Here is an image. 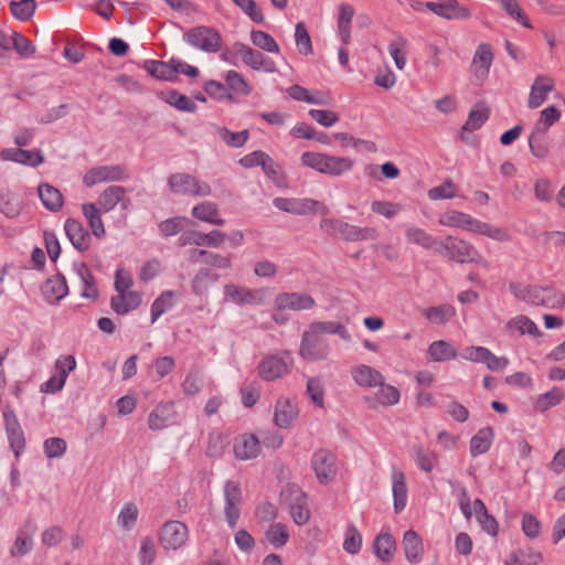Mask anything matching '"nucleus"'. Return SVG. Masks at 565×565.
Returning <instances> with one entry per match:
<instances>
[{"label": "nucleus", "instance_id": "39", "mask_svg": "<svg viewBox=\"0 0 565 565\" xmlns=\"http://www.w3.org/2000/svg\"><path fill=\"white\" fill-rule=\"evenodd\" d=\"M546 135L547 131L537 132L536 128L533 127V130L529 136L527 142L530 152L535 158L543 159L548 154L550 146Z\"/></svg>", "mask_w": 565, "mask_h": 565}, {"label": "nucleus", "instance_id": "26", "mask_svg": "<svg viewBox=\"0 0 565 565\" xmlns=\"http://www.w3.org/2000/svg\"><path fill=\"white\" fill-rule=\"evenodd\" d=\"M298 408L289 398H279L275 406L274 422L279 428H287L297 417Z\"/></svg>", "mask_w": 565, "mask_h": 565}, {"label": "nucleus", "instance_id": "19", "mask_svg": "<svg viewBox=\"0 0 565 565\" xmlns=\"http://www.w3.org/2000/svg\"><path fill=\"white\" fill-rule=\"evenodd\" d=\"M4 160H10L29 167H38L44 161L40 150H24L21 148H9L1 152Z\"/></svg>", "mask_w": 565, "mask_h": 565}, {"label": "nucleus", "instance_id": "2", "mask_svg": "<svg viewBox=\"0 0 565 565\" xmlns=\"http://www.w3.org/2000/svg\"><path fill=\"white\" fill-rule=\"evenodd\" d=\"M183 41L205 53H216L222 49L221 33L206 25H198L183 33Z\"/></svg>", "mask_w": 565, "mask_h": 565}, {"label": "nucleus", "instance_id": "43", "mask_svg": "<svg viewBox=\"0 0 565 565\" xmlns=\"http://www.w3.org/2000/svg\"><path fill=\"white\" fill-rule=\"evenodd\" d=\"M564 398V392L558 387H553L545 394L539 395L535 401L534 408L539 412H546L553 406L558 405Z\"/></svg>", "mask_w": 565, "mask_h": 565}, {"label": "nucleus", "instance_id": "42", "mask_svg": "<svg viewBox=\"0 0 565 565\" xmlns=\"http://www.w3.org/2000/svg\"><path fill=\"white\" fill-rule=\"evenodd\" d=\"M423 315L434 323L444 324L456 315V309L454 306L445 303L437 307H429Z\"/></svg>", "mask_w": 565, "mask_h": 565}, {"label": "nucleus", "instance_id": "6", "mask_svg": "<svg viewBox=\"0 0 565 565\" xmlns=\"http://www.w3.org/2000/svg\"><path fill=\"white\" fill-rule=\"evenodd\" d=\"M128 178L129 173L122 164L98 166L85 173L83 183L87 188H92L97 183L124 181Z\"/></svg>", "mask_w": 565, "mask_h": 565}, {"label": "nucleus", "instance_id": "57", "mask_svg": "<svg viewBox=\"0 0 565 565\" xmlns=\"http://www.w3.org/2000/svg\"><path fill=\"white\" fill-rule=\"evenodd\" d=\"M220 138L228 146L234 148L243 147L249 138L248 130L232 132L230 129L223 127L218 129Z\"/></svg>", "mask_w": 565, "mask_h": 565}, {"label": "nucleus", "instance_id": "64", "mask_svg": "<svg viewBox=\"0 0 565 565\" xmlns=\"http://www.w3.org/2000/svg\"><path fill=\"white\" fill-rule=\"evenodd\" d=\"M139 561L141 565H151L156 558V545L151 537H143L141 540L139 550Z\"/></svg>", "mask_w": 565, "mask_h": 565}, {"label": "nucleus", "instance_id": "3", "mask_svg": "<svg viewBox=\"0 0 565 565\" xmlns=\"http://www.w3.org/2000/svg\"><path fill=\"white\" fill-rule=\"evenodd\" d=\"M168 186L172 193L180 195L207 196L212 192L207 182L185 172L172 173L168 178Z\"/></svg>", "mask_w": 565, "mask_h": 565}, {"label": "nucleus", "instance_id": "55", "mask_svg": "<svg viewBox=\"0 0 565 565\" xmlns=\"http://www.w3.org/2000/svg\"><path fill=\"white\" fill-rule=\"evenodd\" d=\"M296 45L300 54H312V43L305 22H298L295 30Z\"/></svg>", "mask_w": 565, "mask_h": 565}, {"label": "nucleus", "instance_id": "14", "mask_svg": "<svg viewBox=\"0 0 565 565\" xmlns=\"http://www.w3.org/2000/svg\"><path fill=\"white\" fill-rule=\"evenodd\" d=\"M42 295L50 305L58 303L67 294L68 286L61 273L47 278L41 287Z\"/></svg>", "mask_w": 565, "mask_h": 565}, {"label": "nucleus", "instance_id": "44", "mask_svg": "<svg viewBox=\"0 0 565 565\" xmlns=\"http://www.w3.org/2000/svg\"><path fill=\"white\" fill-rule=\"evenodd\" d=\"M10 11L12 15L20 21L30 20L35 12L36 1L35 0H20L10 2Z\"/></svg>", "mask_w": 565, "mask_h": 565}, {"label": "nucleus", "instance_id": "16", "mask_svg": "<svg viewBox=\"0 0 565 565\" xmlns=\"http://www.w3.org/2000/svg\"><path fill=\"white\" fill-rule=\"evenodd\" d=\"M552 90H554L553 78L545 75L536 76L529 95V107L532 109L539 108L547 99V94Z\"/></svg>", "mask_w": 565, "mask_h": 565}, {"label": "nucleus", "instance_id": "7", "mask_svg": "<svg viewBox=\"0 0 565 565\" xmlns=\"http://www.w3.org/2000/svg\"><path fill=\"white\" fill-rule=\"evenodd\" d=\"M311 467L318 481L322 484L331 482L338 472L337 457L328 449H319L311 457Z\"/></svg>", "mask_w": 565, "mask_h": 565}, {"label": "nucleus", "instance_id": "18", "mask_svg": "<svg viewBox=\"0 0 565 565\" xmlns=\"http://www.w3.org/2000/svg\"><path fill=\"white\" fill-rule=\"evenodd\" d=\"M403 550L406 559L412 564H418L423 561L424 544L419 534L414 530H408L403 536Z\"/></svg>", "mask_w": 565, "mask_h": 565}, {"label": "nucleus", "instance_id": "56", "mask_svg": "<svg viewBox=\"0 0 565 565\" xmlns=\"http://www.w3.org/2000/svg\"><path fill=\"white\" fill-rule=\"evenodd\" d=\"M12 45L22 58H29L35 53V45L20 32L12 33Z\"/></svg>", "mask_w": 565, "mask_h": 565}, {"label": "nucleus", "instance_id": "4", "mask_svg": "<svg viewBox=\"0 0 565 565\" xmlns=\"http://www.w3.org/2000/svg\"><path fill=\"white\" fill-rule=\"evenodd\" d=\"M273 204L278 210L295 215L319 214L324 216L329 213V209L323 203L309 198H275Z\"/></svg>", "mask_w": 565, "mask_h": 565}, {"label": "nucleus", "instance_id": "54", "mask_svg": "<svg viewBox=\"0 0 565 565\" xmlns=\"http://www.w3.org/2000/svg\"><path fill=\"white\" fill-rule=\"evenodd\" d=\"M501 4V8L516 22L522 24L524 28L532 29V24L530 20L525 15L524 11L516 2V0H498Z\"/></svg>", "mask_w": 565, "mask_h": 565}, {"label": "nucleus", "instance_id": "21", "mask_svg": "<svg viewBox=\"0 0 565 565\" xmlns=\"http://www.w3.org/2000/svg\"><path fill=\"white\" fill-rule=\"evenodd\" d=\"M260 452V441L254 434H244L234 445L235 457L239 460L256 458Z\"/></svg>", "mask_w": 565, "mask_h": 565}, {"label": "nucleus", "instance_id": "29", "mask_svg": "<svg viewBox=\"0 0 565 565\" xmlns=\"http://www.w3.org/2000/svg\"><path fill=\"white\" fill-rule=\"evenodd\" d=\"M23 209V200L20 195L9 191L0 190V213L9 218H15Z\"/></svg>", "mask_w": 565, "mask_h": 565}, {"label": "nucleus", "instance_id": "62", "mask_svg": "<svg viewBox=\"0 0 565 565\" xmlns=\"http://www.w3.org/2000/svg\"><path fill=\"white\" fill-rule=\"evenodd\" d=\"M138 518V508L135 503H126L119 512L118 523L125 529L130 530L136 524Z\"/></svg>", "mask_w": 565, "mask_h": 565}, {"label": "nucleus", "instance_id": "24", "mask_svg": "<svg viewBox=\"0 0 565 565\" xmlns=\"http://www.w3.org/2000/svg\"><path fill=\"white\" fill-rule=\"evenodd\" d=\"M351 375L354 382L363 387H376L384 381L381 372L365 364L352 367Z\"/></svg>", "mask_w": 565, "mask_h": 565}, {"label": "nucleus", "instance_id": "28", "mask_svg": "<svg viewBox=\"0 0 565 565\" xmlns=\"http://www.w3.org/2000/svg\"><path fill=\"white\" fill-rule=\"evenodd\" d=\"M375 555L384 563H390L396 550V542L388 532H381L373 542Z\"/></svg>", "mask_w": 565, "mask_h": 565}, {"label": "nucleus", "instance_id": "33", "mask_svg": "<svg viewBox=\"0 0 565 565\" xmlns=\"http://www.w3.org/2000/svg\"><path fill=\"white\" fill-rule=\"evenodd\" d=\"M381 388L375 395V398L365 397V402L371 406L375 407V401H377L383 406H392L399 402L401 393L397 387L393 385H387L382 381V384L379 385Z\"/></svg>", "mask_w": 565, "mask_h": 565}, {"label": "nucleus", "instance_id": "25", "mask_svg": "<svg viewBox=\"0 0 565 565\" xmlns=\"http://www.w3.org/2000/svg\"><path fill=\"white\" fill-rule=\"evenodd\" d=\"M172 402L158 404L149 414L148 426L151 430H161L168 426L173 415Z\"/></svg>", "mask_w": 565, "mask_h": 565}, {"label": "nucleus", "instance_id": "50", "mask_svg": "<svg viewBox=\"0 0 565 565\" xmlns=\"http://www.w3.org/2000/svg\"><path fill=\"white\" fill-rule=\"evenodd\" d=\"M561 118V111L555 106H548L540 113V118L534 124L537 132L548 131Z\"/></svg>", "mask_w": 565, "mask_h": 565}, {"label": "nucleus", "instance_id": "58", "mask_svg": "<svg viewBox=\"0 0 565 565\" xmlns=\"http://www.w3.org/2000/svg\"><path fill=\"white\" fill-rule=\"evenodd\" d=\"M43 449L47 458H61L66 452L67 444L61 437H51L44 440Z\"/></svg>", "mask_w": 565, "mask_h": 565}, {"label": "nucleus", "instance_id": "34", "mask_svg": "<svg viewBox=\"0 0 565 565\" xmlns=\"http://www.w3.org/2000/svg\"><path fill=\"white\" fill-rule=\"evenodd\" d=\"M218 279L220 275L212 269L206 267L200 268L192 279V292L196 296H201Z\"/></svg>", "mask_w": 565, "mask_h": 565}, {"label": "nucleus", "instance_id": "9", "mask_svg": "<svg viewBox=\"0 0 565 565\" xmlns=\"http://www.w3.org/2000/svg\"><path fill=\"white\" fill-rule=\"evenodd\" d=\"M224 513L230 529H234L239 519V505L242 503V489L235 481L228 480L224 487Z\"/></svg>", "mask_w": 565, "mask_h": 565}, {"label": "nucleus", "instance_id": "51", "mask_svg": "<svg viewBox=\"0 0 565 565\" xmlns=\"http://www.w3.org/2000/svg\"><path fill=\"white\" fill-rule=\"evenodd\" d=\"M267 541L276 548L282 547L289 540V532L284 523H275L265 533Z\"/></svg>", "mask_w": 565, "mask_h": 565}, {"label": "nucleus", "instance_id": "49", "mask_svg": "<svg viewBox=\"0 0 565 565\" xmlns=\"http://www.w3.org/2000/svg\"><path fill=\"white\" fill-rule=\"evenodd\" d=\"M541 306L548 309H562L565 307V294L552 286H543Z\"/></svg>", "mask_w": 565, "mask_h": 565}, {"label": "nucleus", "instance_id": "46", "mask_svg": "<svg viewBox=\"0 0 565 565\" xmlns=\"http://www.w3.org/2000/svg\"><path fill=\"white\" fill-rule=\"evenodd\" d=\"M174 292L172 290H164L161 295L154 299L151 305V322H156L168 309L172 308V298Z\"/></svg>", "mask_w": 565, "mask_h": 565}, {"label": "nucleus", "instance_id": "20", "mask_svg": "<svg viewBox=\"0 0 565 565\" xmlns=\"http://www.w3.org/2000/svg\"><path fill=\"white\" fill-rule=\"evenodd\" d=\"M259 376L265 381H274L288 373V365L282 358L266 356L258 366Z\"/></svg>", "mask_w": 565, "mask_h": 565}, {"label": "nucleus", "instance_id": "38", "mask_svg": "<svg viewBox=\"0 0 565 565\" xmlns=\"http://www.w3.org/2000/svg\"><path fill=\"white\" fill-rule=\"evenodd\" d=\"M406 238L409 243L422 246L428 250H437L439 239L434 238L430 234L418 227H409L406 230Z\"/></svg>", "mask_w": 565, "mask_h": 565}, {"label": "nucleus", "instance_id": "8", "mask_svg": "<svg viewBox=\"0 0 565 565\" xmlns=\"http://www.w3.org/2000/svg\"><path fill=\"white\" fill-rule=\"evenodd\" d=\"M234 49L241 55L244 64L250 68L255 71L263 70L266 73H275L277 71L275 61L265 56L262 52L252 49L242 42H236L234 44Z\"/></svg>", "mask_w": 565, "mask_h": 565}, {"label": "nucleus", "instance_id": "30", "mask_svg": "<svg viewBox=\"0 0 565 565\" xmlns=\"http://www.w3.org/2000/svg\"><path fill=\"white\" fill-rule=\"evenodd\" d=\"M494 431L491 427L487 426L480 428L470 440V454L472 457L486 454L493 441Z\"/></svg>", "mask_w": 565, "mask_h": 565}, {"label": "nucleus", "instance_id": "22", "mask_svg": "<svg viewBox=\"0 0 565 565\" xmlns=\"http://www.w3.org/2000/svg\"><path fill=\"white\" fill-rule=\"evenodd\" d=\"M320 228L331 236L341 237L347 242H355V225L342 220L323 218L320 222Z\"/></svg>", "mask_w": 565, "mask_h": 565}, {"label": "nucleus", "instance_id": "23", "mask_svg": "<svg viewBox=\"0 0 565 565\" xmlns=\"http://www.w3.org/2000/svg\"><path fill=\"white\" fill-rule=\"evenodd\" d=\"M143 68L154 78L167 81V82H175L178 79L177 68L172 63V58L169 61H158V60H146L143 62Z\"/></svg>", "mask_w": 565, "mask_h": 565}, {"label": "nucleus", "instance_id": "59", "mask_svg": "<svg viewBox=\"0 0 565 565\" xmlns=\"http://www.w3.org/2000/svg\"><path fill=\"white\" fill-rule=\"evenodd\" d=\"M362 546V535L360 531L354 526L350 525L345 532L343 542V550L349 554H358Z\"/></svg>", "mask_w": 565, "mask_h": 565}, {"label": "nucleus", "instance_id": "60", "mask_svg": "<svg viewBox=\"0 0 565 565\" xmlns=\"http://www.w3.org/2000/svg\"><path fill=\"white\" fill-rule=\"evenodd\" d=\"M489 118L488 108L483 109H471L468 114V118L463 125V131H473L483 126Z\"/></svg>", "mask_w": 565, "mask_h": 565}, {"label": "nucleus", "instance_id": "37", "mask_svg": "<svg viewBox=\"0 0 565 565\" xmlns=\"http://www.w3.org/2000/svg\"><path fill=\"white\" fill-rule=\"evenodd\" d=\"M429 358L434 362H445L457 358V350L447 341H434L427 351Z\"/></svg>", "mask_w": 565, "mask_h": 565}, {"label": "nucleus", "instance_id": "11", "mask_svg": "<svg viewBox=\"0 0 565 565\" xmlns=\"http://www.w3.org/2000/svg\"><path fill=\"white\" fill-rule=\"evenodd\" d=\"M316 305L315 299L306 292H280L275 297L274 306L292 311L309 310Z\"/></svg>", "mask_w": 565, "mask_h": 565}, {"label": "nucleus", "instance_id": "27", "mask_svg": "<svg viewBox=\"0 0 565 565\" xmlns=\"http://www.w3.org/2000/svg\"><path fill=\"white\" fill-rule=\"evenodd\" d=\"M38 192L42 204L49 211L58 212L63 207V194L55 186L49 183H41L38 188Z\"/></svg>", "mask_w": 565, "mask_h": 565}, {"label": "nucleus", "instance_id": "35", "mask_svg": "<svg viewBox=\"0 0 565 565\" xmlns=\"http://www.w3.org/2000/svg\"><path fill=\"white\" fill-rule=\"evenodd\" d=\"M76 273L82 280L83 290L81 296L86 299L97 300L98 298V288L95 282V277L92 274L90 269L85 263H82L76 267Z\"/></svg>", "mask_w": 565, "mask_h": 565}, {"label": "nucleus", "instance_id": "31", "mask_svg": "<svg viewBox=\"0 0 565 565\" xmlns=\"http://www.w3.org/2000/svg\"><path fill=\"white\" fill-rule=\"evenodd\" d=\"M393 481V499L395 513L402 512L407 502V486L405 475L402 471H394L392 475Z\"/></svg>", "mask_w": 565, "mask_h": 565}, {"label": "nucleus", "instance_id": "12", "mask_svg": "<svg viewBox=\"0 0 565 565\" xmlns=\"http://www.w3.org/2000/svg\"><path fill=\"white\" fill-rule=\"evenodd\" d=\"M425 8L436 15L448 20H463L471 15L469 9L461 7L457 0L428 1L425 3Z\"/></svg>", "mask_w": 565, "mask_h": 565}, {"label": "nucleus", "instance_id": "61", "mask_svg": "<svg viewBox=\"0 0 565 565\" xmlns=\"http://www.w3.org/2000/svg\"><path fill=\"white\" fill-rule=\"evenodd\" d=\"M233 2L249 17V19L258 24L265 22L263 11L258 8L254 0H233Z\"/></svg>", "mask_w": 565, "mask_h": 565}, {"label": "nucleus", "instance_id": "15", "mask_svg": "<svg viewBox=\"0 0 565 565\" xmlns=\"http://www.w3.org/2000/svg\"><path fill=\"white\" fill-rule=\"evenodd\" d=\"M493 62V52L489 44L481 43L473 55L471 72L479 79H484L489 75Z\"/></svg>", "mask_w": 565, "mask_h": 565}, {"label": "nucleus", "instance_id": "10", "mask_svg": "<svg viewBox=\"0 0 565 565\" xmlns=\"http://www.w3.org/2000/svg\"><path fill=\"white\" fill-rule=\"evenodd\" d=\"M188 527L180 521L166 522L160 531V544L166 550H178L188 541Z\"/></svg>", "mask_w": 565, "mask_h": 565}, {"label": "nucleus", "instance_id": "48", "mask_svg": "<svg viewBox=\"0 0 565 565\" xmlns=\"http://www.w3.org/2000/svg\"><path fill=\"white\" fill-rule=\"evenodd\" d=\"M252 43L269 53H279V45L276 40L267 32L260 30H253L250 32Z\"/></svg>", "mask_w": 565, "mask_h": 565}, {"label": "nucleus", "instance_id": "36", "mask_svg": "<svg viewBox=\"0 0 565 565\" xmlns=\"http://www.w3.org/2000/svg\"><path fill=\"white\" fill-rule=\"evenodd\" d=\"M126 189L121 185H110L106 188L99 199L98 205L104 212H110L115 206L125 199Z\"/></svg>", "mask_w": 565, "mask_h": 565}, {"label": "nucleus", "instance_id": "40", "mask_svg": "<svg viewBox=\"0 0 565 565\" xmlns=\"http://www.w3.org/2000/svg\"><path fill=\"white\" fill-rule=\"evenodd\" d=\"M309 327L313 330L318 331L321 335L326 337V334H337L344 341H351V334L342 324L338 321H317L312 322Z\"/></svg>", "mask_w": 565, "mask_h": 565}, {"label": "nucleus", "instance_id": "1", "mask_svg": "<svg viewBox=\"0 0 565 565\" xmlns=\"http://www.w3.org/2000/svg\"><path fill=\"white\" fill-rule=\"evenodd\" d=\"M436 253L447 260L460 264L477 263L480 258V254L471 244L454 236L439 239Z\"/></svg>", "mask_w": 565, "mask_h": 565}, {"label": "nucleus", "instance_id": "63", "mask_svg": "<svg viewBox=\"0 0 565 565\" xmlns=\"http://www.w3.org/2000/svg\"><path fill=\"white\" fill-rule=\"evenodd\" d=\"M218 214V209H217V205L213 202H209V201H205V202H202L195 206H193L192 209V216L194 218H198L200 221H203V222H207L211 221V218L213 216H217Z\"/></svg>", "mask_w": 565, "mask_h": 565}, {"label": "nucleus", "instance_id": "13", "mask_svg": "<svg viewBox=\"0 0 565 565\" xmlns=\"http://www.w3.org/2000/svg\"><path fill=\"white\" fill-rule=\"evenodd\" d=\"M64 231L73 247L81 253L89 249L92 237L89 232L84 228L82 222L68 217L64 223Z\"/></svg>", "mask_w": 565, "mask_h": 565}, {"label": "nucleus", "instance_id": "32", "mask_svg": "<svg viewBox=\"0 0 565 565\" xmlns=\"http://www.w3.org/2000/svg\"><path fill=\"white\" fill-rule=\"evenodd\" d=\"M82 212L88 222L93 235L97 238H103L106 235V230L96 204L84 203L82 205Z\"/></svg>", "mask_w": 565, "mask_h": 565}, {"label": "nucleus", "instance_id": "47", "mask_svg": "<svg viewBox=\"0 0 565 565\" xmlns=\"http://www.w3.org/2000/svg\"><path fill=\"white\" fill-rule=\"evenodd\" d=\"M508 328L519 331L520 334L527 333L533 337L542 335V332L540 331L535 322L526 316H518L511 319L508 322Z\"/></svg>", "mask_w": 565, "mask_h": 565}, {"label": "nucleus", "instance_id": "45", "mask_svg": "<svg viewBox=\"0 0 565 565\" xmlns=\"http://www.w3.org/2000/svg\"><path fill=\"white\" fill-rule=\"evenodd\" d=\"M412 452L415 457L416 463L423 471L430 472L434 469L435 463L437 462V455L435 452L425 449L420 445H415Z\"/></svg>", "mask_w": 565, "mask_h": 565}, {"label": "nucleus", "instance_id": "5", "mask_svg": "<svg viewBox=\"0 0 565 565\" xmlns=\"http://www.w3.org/2000/svg\"><path fill=\"white\" fill-rule=\"evenodd\" d=\"M299 354L307 361H321L330 354V344L326 337L311 327L302 333Z\"/></svg>", "mask_w": 565, "mask_h": 565}, {"label": "nucleus", "instance_id": "17", "mask_svg": "<svg viewBox=\"0 0 565 565\" xmlns=\"http://www.w3.org/2000/svg\"><path fill=\"white\" fill-rule=\"evenodd\" d=\"M224 292L239 305H262L264 302L262 289H248L234 284H227L224 287Z\"/></svg>", "mask_w": 565, "mask_h": 565}, {"label": "nucleus", "instance_id": "53", "mask_svg": "<svg viewBox=\"0 0 565 565\" xmlns=\"http://www.w3.org/2000/svg\"><path fill=\"white\" fill-rule=\"evenodd\" d=\"M225 82L228 89L242 96H247L252 92V87L249 86V84L236 71H228L225 76Z\"/></svg>", "mask_w": 565, "mask_h": 565}, {"label": "nucleus", "instance_id": "41", "mask_svg": "<svg viewBox=\"0 0 565 565\" xmlns=\"http://www.w3.org/2000/svg\"><path fill=\"white\" fill-rule=\"evenodd\" d=\"M322 173L338 177L347 171H350L353 166V161L345 157H334L328 154L326 158Z\"/></svg>", "mask_w": 565, "mask_h": 565}, {"label": "nucleus", "instance_id": "52", "mask_svg": "<svg viewBox=\"0 0 565 565\" xmlns=\"http://www.w3.org/2000/svg\"><path fill=\"white\" fill-rule=\"evenodd\" d=\"M190 223L191 220L188 217L174 216L160 222L159 231L163 236L169 237L182 232Z\"/></svg>", "mask_w": 565, "mask_h": 565}]
</instances>
